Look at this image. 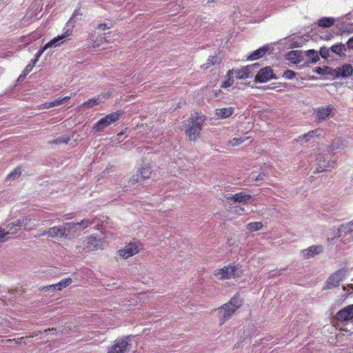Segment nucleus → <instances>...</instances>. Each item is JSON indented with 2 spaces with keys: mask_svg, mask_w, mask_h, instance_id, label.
<instances>
[{
  "mask_svg": "<svg viewBox=\"0 0 353 353\" xmlns=\"http://www.w3.org/2000/svg\"><path fill=\"white\" fill-rule=\"evenodd\" d=\"M263 226V225L262 222L258 221V222L249 223L247 225L246 228L250 232H255V231L261 230Z\"/></svg>",
  "mask_w": 353,
  "mask_h": 353,
  "instance_id": "nucleus-32",
  "label": "nucleus"
},
{
  "mask_svg": "<svg viewBox=\"0 0 353 353\" xmlns=\"http://www.w3.org/2000/svg\"><path fill=\"white\" fill-rule=\"evenodd\" d=\"M346 270L339 269L332 274H331L326 281V285L324 289H332L339 285L340 283L344 279L345 276Z\"/></svg>",
  "mask_w": 353,
  "mask_h": 353,
  "instance_id": "nucleus-12",
  "label": "nucleus"
},
{
  "mask_svg": "<svg viewBox=\"0 0 353 353\" xmlns=\"http://www.w3.org/2000/svg\"><path fill=\"white\" fill-rule=\"evenodd\" d=\"M68 138H66V137H60L59 139H57V140H54L53 141H50V143H68Z\"/></svg>",
  "mask_w": 353,
  "mask_h": 353,
  "instance_id": "nucleus-46",
  "label": "nucleus"
},
{
  "mask_svg": "<svg viewBox=\"0 0 353 353\" xmlns=\"http://www.w3.org/2000/svg\"><path fill=\"white\" fill-rule=\"evenodd\" d=\"M249 139H250L249 137H245V138H242V137L236 138V137H234L232 139L229 141L228 144L230 146H236V145H239L243 143V142H245L246 140H248Z\"/></svg>",
  "mask_w": 353,
  "mask_h": 353,
  "instance_id": "nucleus-38",
  "label": "nucleus"
},
{
  "mask_svg": "<svg viewBox=\"0 0 353 353\" xmlns=\"http://www.w3.org/2000/svg\"><path fill=\"white\" fill-rule=\"evenodd\" d=\"M349 25H350V23H347V25L344 27L345 30H343V32L347 31V32H350L353 31L352 26H351V27H350Z\"/></svg>",
  "mask_w": 353,
  "mask_h": 353,
  "instance_id": "nucleus-53",
  "label": "nucleus"
},
{
  "mask_svg": "<svg viewBox=\"0 0 353 353\" xmlns=\"http://www.w3.org/2000/svg\"><path fill=\"white\" fill-rule=\"evenodd\" d=\"M72 282V280L71 278H67L62 279L59 283H56V285L57 286V291L61 290L63 288H66L67 286L70 285Z\"/></svg>",
  "mask_w": 353,
  "mask_h": 353,
  "instance_id": "nucleus-36",
  "label": "nucleus"
},
{
  "mask_svg": "<svg viewBox=\"0 0 353 353\" xmlns=\"http://www.w3.org/2000/svg\"><path fill=\"white\" fill-rule=\"evenodd\" d=\"M30 221V220L28 219L27 217H23L21 219L17 220L14 223L9 224L8 227L10 228V225H12L13 226L17 227L15 230L17 231L18 230H20L22 225H27Z\"/></svg>",
  "mask_w": 353,
  "mask_h": 353,
  "instance_id": "nucleus-35",
  "label": "nucleus"
},
{
  "mask_svg": "<svg viewBox=\"0 0 353 353\" xmlns=\"http://www.w3.org/2000/svg\"><path fill=\"white\" fill-rule=\"evenodd\" d=\"M143 250V245L139 241H134L127 243L122 249L118 250V254L123 259H128Z\"/></svg>",
  "mask_w": 353,
  "mask_h": 353,
  "instance_id": "nucleus-7",
  "label": "nucleus"
},
{
  "mask_svg": "<svg viewBox=\"0 0 353 353\" xmlns=\"http://www.w3.org/2000/svg\"><path fill=\"white\" fill-rule=\"evenodd\" d=\"M346 50H353V37H350L347 41L346 44Z\"/></svg>",
  "mask_w": 353,
  "mask_h": 353,
  "instance_id": "nucleus-47",
  "label": "nucleus"
},
{
  "mask_svg": "<svg viewBox=\"0 0 353 353\" xmlns=\"http://www.w3.org/2000/svg\"><path fill=\"white\" fill-rule=\"evenodd\" d=\"M96 219H97L96 218H94L92 219H83L79 223H65V225H68V230H70L72 228H75L77 225H81L83 228H86L89 225L94 224L96 222Z\"/></svg>",
  "mask_w": 353,
  "mask_h": 353,
  "instance_id": "nucleus-26",
  "label": "nucleus"
},
{
  "mask_svg": "<svg viewBox=\"0 0 353 353\" xmlns=\"http://www.w3.org/2000/svg\"><path fill=\"white\" fill-rule=\"evenodd\" d=\"M70 98H71V96H67V97L54 100V101L56 103V106L59 105L63 103L64 102L68 101L70 99Z\"/></svg>",
  "mask_w": 353,
  "mask_h": 353,
  "instance_id": "nucleus-45",
  "label": "nucleus"
},
{
  "mask_svg": "<svg viewBox=\"0 0 353 353\" xmlns=\"http://www.w3.org/2000/svg\"><path fill=\"white\" fill-rule=\"evenodd\" d=\"M321 39H328V36L325 34V36H321L320 37Z\"/></svg>",
  "mask_w": 353,
  "mask_h": 353,
  "instance_id": "nucleus-56",
  "label": "nucleus"
},
{
  "mask_svg": "<svg viewBox=\"0 0 353 353\" xmlns=\"http://www.w3.org/2000/svg\"><path fill=\"white\" fill-rule=\"evenodd\" d=\"M123 114L124 112L123 110H117L116 112H111L99 120L93 125L92 128L96 132H99L112 123L119 121Z\"/></svg>",
  "mask_w": 353,
  "mask_h": 353,
  "instance_id": "nucleus-4",
  "label": "nucleus"
},
{
  "mask_svg": "<svg viewBox=\"0 0 353 353\" xmlns=\"http://www.w3.org/2000/svg\"><path fill=\"white\" fill-rule=\"evenodd\" d=\"M72 34V31L70 29L65 30L63 32L54 38H53L51 41L48 42L41 49H40L38 52L37 53L36 59H37L43 53V52L47 50L48 48L54 46L57 47L59 46L61 43L63 42L59 43V41L63 40L64 39H66L67 37L71 36Z\"/></svg>",
  "mask_w": 353,
  "mask_h": 353,
  "instance_id": "nucleus-9",
  "label": "nucleus"
},
{
  "mask_svg": "<svg viewBox=\"0 0 353 353\" xmlns=\"http://www.w3.org/2000/svg\"><path fill=\"white\" fill-rule=\"evenodd\" d=\"M41 333H42V332L39 331L38 332L32 333V334L29 335L28 336L20 337V338L12 339H7L6 341L2 340L1 342H5V343H12V342H14L17 345L26 344V339H28V338H33L34 336H37L39 334H41Z\"/></svg>",
  "mask_w": 353,
  "mask_h": 353,
  "instance_id": "nucleus-27",
  "label": "nucleus"
},
{
  "mask_svg": "<svg viewBox=\"0 0 353 353\" xmlns=\"http://www.w3.org/2000/svg\"><path fill=\"white\" fill-rule=\"evenodd\" d=\"M97 28L99 30H104L108 28H110V26H108L106 23H100L97 26Z\"/></svg>",
  "mask_w": 353,
  "mask_h": 353,
  "instance_id": "nucleus-51",
  "label": "nucleus"
},
{
  "mask_svg": "<svg viewBox=\"0 0 353 353\" xmlns=\"http://www.w3.org/2000/svg\"><path fill=\"white\" fill-rule=\"evenodd\" d=\"M26 77L23 76V73L22 72V74H21L19 77V80L20 79H23V78H25Z\"/></svg>",
  "mask_w": 353,
  "mask_h": 353,
  "instance_id": "nucleus-55",
  "label": "nucleus"
},
{
  "mask_svg": "<svg viewBox=\"0 0 353 353\" xmlns=\"http://www.w3.org/2000/svg\"><path fill=\"white\" fill-rule=\"evenodd\" d=\"M238 265H225L217 269L214 272V276L219 280H229L240 276Z\"/></svg>",
  "mask_w": 353,
  "mask_h": 353,
  "instance_id": "nucleus-5",
  "label": "nucleus"
},
{
  "mask_svg": "<svg viewBox=\"0 0 353 353\" xmlns=\"http://www.w3.org/2000/svg\"><path fill=\"white\" fill-rule=\"evenodd\" d=\"M234 70H229L225 75V80L221 83V88H227L234 83Z\"/></svg>",
  "mask_w": 353,
  "mask_h": 353,
  "instance_id": "nucleus-30",
  "label": "nucleus"
},
{
  "mask_svg": "<svg viewBox=\"0 0 353 353\" xmlns=\"http://www.w3.org/2000/svg\"><path fill=\"white\" fill-rule=\"evenodd\" d=\"M336 112V108L333 105H329L314 109V114L318 121H322L333 117Z\"/></svg>",
  "mask_w": 353,
  "mask_h": 353,
  "instance_id": "nucleus-8",
  "label": "nucleus"
},
{
  "mask_svg": "<svg viewBox=\"0 0 353 353\" xmlns=\"http://www.w3.org/2000/svg\"><path fill=\"white\" fill-rule=\"evenodd\" d=\"M353 74V67L350 63H345L341 67L335 68V79H346Z\"/></svg>",
  "mask_w": 353,
  "mask_h": 353,
  "instance_id": "nucleus-16",
  "label": "nucleus"
},
{
  "mask_svg": "<svg viewBox=\"0 0 353 353\" xmlns=\"http://www.w3.org/2000/svg\"><path fill=\"white\" fill-rule=\"evenodd\" d=\"M310 63H315L319 59L318 52L315 50L310 49Z\"/></svg>",
  "mask_w": 353,
  "mask_h": 353,
  "instance_id": "nucleus-41",
  "label": "nucleus"
},
{
  "mask_svg": "<svg viewBox=\"0 0 353 353\" xmlns=\"http://www.w3.org/2000/svg\"><path fill=\"white\" fill-rule=\"evenodd\" d=\"M295 72L292 70H286L283 74V77L285 79H292L295 77Z\"/></svg>",
  "mask_w": 353,
  "mask_h": 353,
  "instance_id": "nucleus-44",
  "label": "nucleus"
},
{
  "mask_svg": "<svg viewBox=\"0 0 353 353\" xmlns=\"http://www.w3.org/2000/svg\"><path fill=\"white\" fill-rule=\"evenodd\" d=\"M273 78V70L270 67L261 69L255 77V81L264 83Z\"/></svg>",
  "mask_w": 353,
  "mask_h": 353,
  "instance_id": "nucleus-20",
  "label": "nucleus"
},
{
  "mask_svg": "<svg viewBox=\"0 0 353 353\" xmlns=\"http://www.w3.org/2000/svg\"><path fill=\"white\" fill-rule=\"evenodd\" d=\"M220 60L216 56H210L206 62L201 65V68L205 70L212 66L214 65L216 63H220Z\"/></svg>",
  "mask_w": 353,
  "mask_h": 353,
  "instance_id": "nucleus-29",
  "label": "nucleus"
},
{
  "mask_svg": "<svg viewBox=\"0 0 353 353\" xmlns=\"http://www.w3.org/2000/svg\"><path fill=\"white\" fill-rule=\"evenodd\" d=\"M331 50L330 48L321 47L319 50V55L324 59H327L330 57Z\"/></svg>",
  "mask_w": 353,
  "mask_h": 353,
  "instance_id": "nucleus-40",
  "label": "nucleus"
},
{
  "mask_svg": "<svg viewBox=\"0 0 353 353\" xmlns=\"http://www.w3.org/2000/svg\"><path fill=\"white\" fill-rule=\"evenodd\" d=\"M108 245V241L105 234L103 237H97L96 235H91L86 239V245L83 248V250L87 251H97L103 250L105 245Z\"/></svg>",
  "mask_w": 353,
  "mask_h": 353,
  "instance_id": "nucleus-6",
  "label": "nucleus"
},
{
  "mask_svg": "<svg viewBox=\"0 0 353 353\" xmlns=\"http://www.w3.org/2000/svg\"><path fill=\"white\" fill-rule=\"evenodd\" d=\"M10 234L9 232H6L5 230L0 227V239L4 238L6 236Z\"/></svg>",
  "mask_w": 353,
  "mask_h": 353,
  "instance_id": "nucleus-49",
  "label": "nucleus"
},
{
  "mask_svg": "<svg viewBox=\"0 0 353 353\" xmlns=\"http://www.w3.org/2000/svg\"><path fill=\"white\" fill-rule=\"evenodd\" d=\"M123 132H120V133H119V134H117V136H121V135H123Z\"/></svg>",
  "mask_w": 353,
  "mask_h": 353,
  "instance_id": "nucleus-59",
  "label": "nucleus"
},
{
  "mask_svg": "<svg viewBox=\"0 0 353 353\" xmlns=\"http://www.w3.org/2000/svg\"><path fill=\"white\" fill-rule=\"evenodd\" d=\"M259 65L258 63H254L252 65H248L246 66L241 67L239 69L236 70H234V74L236 75V78L237 79H246L250 77V74L252 72V70L258 67Z\"/></svg>",
  "mask_w": 353,
  "mask_h": 353,
  "instance_id": "nucleus-19",
  "label": "nucleus"
},
{
  "mask_svg": "<svg viewBox=\"0 0 353 353\" xmlns=\"http://www.w3.org/2000/svg\"><path fill=\"white\" fill-rule=\"evenodd\" d=\"M44 235H47V234H46V231H43V232L40 234V236H44Z\"/></svg>",
  "mask_w": 353,
  "mask_h": 353,
  "instance_id": "nucleus-57",
  "label": "nucleus"
},
{
  "mask_svg": "<svg viewBox=\"0 0 353 353\" xmlns=\"http://www.w3.org/2000/svg\"><path fill=\"white\" fill-rule=\"evenodd\" d=\"M205 121V117L203 115H199L191 117V124L185 130V134L190 141H195L199 137L202 130V125Z\"/></svg>",
  "mask_w": 353,
  "mask_h": 353,
  "instance_id": "nucleus-3",
  "label": "nucleus"
},
{
  "mask_svg": "<svg viewBox=\"0 0 353 353\" xmlns=\"http://www.w3.org/2000/svg\"><path fill=\"white\" fill-rule=\"evenodd\" d=\"M334 319L340 322L353 319V304L349 305L338 311L335 314Z\"/></svg>",
  "mask_w": 353,
  "mask_h": 353,
  "instance_id": "nucleus-14",
  "label": "nucleus"
},
{
  "mask_svg": "<svg viewBox=\"0 0 353 353\" xmlns=\"http://www.w3.org/2000/svg\"><path fill=\"white\" fill-rule=\"evenodd\" d=\"M234 111V108L233 107L217 108L215 110V115L217 119H224L230 117Z\"/></svg>",
  "mask_w": 353,
  "mask_h": 353,
  "instance_id": "nucleus-24",
  "label": "nucleus"
},
{
  "mask_svg": "<svg viewBox=\"0 0 353 353\" xmlns=\"http://www.w3.org/2000/svg\"><path fill=\"white\" fill-rule=\"evenodd\" d=\"M271 51L269 45L263 46L256 50L253 51L248 57L247 59L250 61L256 60L265 56L268 52Z\"/></svg>",
  "mask_w": 353,
  "mask_h": 353,
  "instance_id": "nucleus-22",
  "label": "nucleus"
},
{
  "mask_svg": "<svg viewBox=\"0 0 353 353\" xmlns=\"http://www.w3.org/2000/svg\"><path fill=\"white\" fill-rule=\"evenodd\" d=\"M285 59L293 64H297L303 60V53L301 50H292L285 55Z\"/></svg>",
  "mask_w": 353,
  "mask_h": 353,
  "instance_id": "nucleus-23",
  "label": "nucleus"
},
{
  "mask_svg": "<svg viewBox=\"0 0 353 353\" xmlns=\"http://www.w3.org/2000/svg\"><path fill=\"white\" fill-rule=\"evenodd\" d=\"M141 174L144 181L149 179L152 174V167L149 165H145L138 170Z\"/></svg>",
  "mask_w": 353,
  "mask_h": 353,
  "instance_id": "nucleus-31",
  "label": "nucleus"
},
{
  "mask_svg": "<svg viewBox=\"0 0 353 353\" xmlns=\"http://www.w3.org/2000/svg\"><path fill=\"white\" fill-rule=\"evenodd\" d=\"M67 229H68V227L65 223H64L63 225L50 228L46 231V234L47 236L50 238H61L65 236V231Z\"/></svg>",
  "mask_w": 353,
  "mask_h": 353,
  "instance_id": "nucleus-18",
  "label": "nucleus"
},
{
  "mask_svg": "<svg viewBox=\"0 0 353 353\" xmlns=\"http://www.w3.org/2000/svg\"><path fill=\"white\" fill-rule=\"evenodd\" d=\"M128 345V340L125 339H117L114 343L109 347L107 353H125Z\"/></svg>",
  "mask_w": 353,
  "mask_h": 353,
  "instance_id": "nucleus-17",
  "label": "nucleus"
},
{
  "mask_svg": "<svg viewBox=\"0 0 353 353\" xmlns=\"http://www.w3.org/2000/svg\"><path fill=\"white\" fill-rule=\"evenodd\" d=\"M314 72L324 77V79H328V77L335 79V68L330 66L316 67L313 70Z\"/></svg>",
  "mask_w": 353,
  "mask_h": 353,
  "instance_id": "nucleus-21",
  "label": "nucleus"
},
{
  "mask_svg": "<svg viewBox=\"0 0 353 353\" xmlns=\"http://www.w3.org/2000/svg\"><path fill=\"white\" fill-rule=\"evenodd\" d=\"M143 181H144V180L143 179L141 174L139 173V172L138 170L137 171L136 174H133L129 180V183H131L132 185H135L137 183H141Z\"/></svg>",
  "mask_w": 353,
  "mask_h": 353,
  "instance_id": "nucleus-34",
  "label": "nucleus"
},
{
  "mask_svg": "<svg viewBox=\"0 0 353 353\" xmlns=\"http://www.w3.org/2000/svg\"><path fill=\"white\" fill-rule=\"evenodd\" d=\"M242 305V300L239 295L234 296L228 303L218 308L219 324L223 325Z\"/></svg>",
  "mask_w": 353,
  "mask_h": 353,
  "instance_id": "nucleus-2",
  "label": "nucleus"
},
{
  "mask_svg": "<svg viewBox=\"0 0 353 353\" xmlns=\"http://www.w3.org/2000/svg\"><path fill=\"white\" fill-rule=\"evenodd\" d=\"M337 237L343 242L353 241V221L341 225L337 231Z\"/></svg>",
  "mask_w": 353,
  "mask_h": 353,
  "instance_id": "nucleus-11",
  "label": "nucleus"
},
{
  "mask_svg": "<svg viewBox=\"0 0 353 353\" xmlns=\"http://www.w3.org/2000/svg\"><path fill=\"white\" fill-rule=\"evenodd\" d=\"M108 97H110L112 95V93H107Z\"/></svg>",
  "mask_w": 353,
  "mask_h": 353,
  "instance_id": "nucleus-58",
  "label": "nucleus"
},
{
  "mask_svg": "<svg viewBox=\"0 0 353 353\" xmlns=\"http://www.w3.org/2000/svg\"><path fill=\"white\" fill-rule=\"evenodd\" d=\"M46 289L48 290H52L53 291H57V286L56 284L50 285L43 288V290Z\"/></svg>",
  "mask_w": 353,
  "mask_h": 353,
  "instance_id": "nucleus-50",
  "label": "nucleus"
},
{
  "mask_svg": "<svg viewBox=\"0 0 353 353\" xmlns=\"http://www.w3.org/2000/svg\"><path fill=\"white\" fill-rule=\"evenodd\" d=\"M72 282V280L71 278H67L62 279L59 283H56V285L57 286V291L61 290L63 288H66L67 286L70 285Z\"/></svg>",
  "mask_w": 353,
  "mask_h": 353,
  "instance_id": "nucleus-37",
  "label": "nucleus"
},
{
  "mask_svg": "<svg viewBox=\"0 0 353 353\" xmlns=\"http://www.w3.org/2000/svg\"><path fill=\"white\" fill-rule=\"evenodd\" d=\"M37 59L32 60V63L28 64L25 69L23 70V76L28 75L33 69Z\"/></svg>",
  "mask_w": 353,
  "mask_h": 353,
  "instance_id": "nucleus-42",
  "label": "nucleus"
},
{
  "mask_svg": "<svg viewBox=\"0 0 353 353\" xmlns=\"http://www.w3.org/2000/svg\"><path fill=\"white\" fill-rule=\"evenodd\" d=\"M54 106H56V103L54 101L43 104V108H50Z\"/></svg>",
  "mask_w": 353,
  "mask_h": 353,
  "instance_id": "nucleus-48",
  "label": "nucleus"
},
{
  "mask_svg": "<svg viewBox=\"0 0 353 353\" xmlns=\"http://www.w3.org/2000/svg\"><path fill=\"white\" fill-rule=\"evenodd\" d=\"M72 34V31L70 29L65 30L63 32L54 38H53L51 41L48 42L41 49H40L38 52L37 53L36 59H37L43 53V52L47 50L48 48L54 46L57 47L59 46L61 43L63 42L59 43V41L63 40L64 39H66L67 37L71 36Z\"/></svg>",
  "mask_w": 353,
  "mask_h": 353,
  "instance_id": "nucleus-10",
  "label": "nucleus"
},
{
  "mask_svg": "<svg viewBox=\"0 0 353 353\" xmlns=\"http://www.w3.org/2000/svg\"><path fill=\"white\" fill-rule=\"evenodd\" d=\"M88 39L90 41L92 46L93 48H97L101 46L105 42H108L105 37L104 36H100L98 38H95V34L93 33H90L88 35Z\"/></svg>",
  "mask_w": 353,
  "mask_h": 353,
  "instance_id": "nucleus-25",
  "label": "nucleus"
},
{
  "mask_svg": "<svg viewBox=\"0 0 353 353\" xmlns=\"http://www.w3.org/2000/svg\"><path fill=\"white\" fill-rule=\"evenodd\" d=\"M331 52L336 54L339 56L345 55L346 51V46L342 43H338L330 47Z\"/></svg>",
  "mask_w": 353,
  "mask_h": 353,
  "instance_id": "nucleus-28",
  "label": "nucleus"
},
{
  "mask_svg": "<svg viewBox=\"0 0 353 353\" xmlns=\"http://www.w3.org/2000/svg\"><path fill=\"white\" fill-rule=\"evenodd\" d=\"M251 195L246 194L243 192L236 193L233 195L226 196L225 199L228 201V203L230 205L238 203H246L250 199Z\"/></svg>",
  "mask_w": 353,
  "mask_h": 353,
  "instance_id": "nucleus-15",
  "label": "nucleus"
},
{
  "mask_svg": "<svg viewBox=\"0 0 353 353\" xmlns=\"http://www.w3.org/2000/svg\"><path fill=\"white\" fill-rule=\"evenodd\" d=\"M101 102V99L99 96L97 98L90 99L83 103V106L85 108H92L96 105L99 104Z\"/></svg>",
  "mask_w": 353,
  "mask_h": 353,
  "instance_id": "nucleus-33",
  "label": "nucleus"
},
{
  "mask_svg": "<svg viewBox=\"0 0 353 353\" xmlns=\"http://www.w3.org/2000/svg\"><path fill=\"white\" fill-rule=\"evenodd\" d=\"M347 20H353V10L345 15Z\"/></svg>",
  "mask_w": 353,
  "mask_h": 353,
  "instance_id": "nucleus-52",
  "label": "nucleus"
},
{
  "mask_svg": "<svg viewBox=\"0 0 353 353\" xmlns=\"http://www.w3.org/2000/svg\"><path fill=\"white\" fill-rule=\"evenodd\" d=\"M52 330H54V329H53V328H52V329H46V330H43V332H45V333H46V332H50V331H52Z\"/></svg>",
  "mask_w": 353,
  "mask_h": 353,
  "instance_id": "nucleus-54",
  "label": "nucleus"
},
{
  "mask_svg": "<svg viewBox=\"0 0 353 353\" xmlns=\"http://www.w3.org/2000/svg\"><path fill=\"white\" fill-rule=\"evenodd\" d=\"M335 22V19L333 17H322L318 19L317 22H314L310 24V39H313V37H314V34H313V31L316 30V29L319 28H330L334 25Z\"/></svg>",
  "mask_w": 353,
  "mask_h": 353,
  "instance_id": "nucleus-13",
  "label": "nucleus"
},
{
  "mask_svg": "<svg viewBox=\"0 0 353 353\" xmlns=\"http://www.w3.org/2000/svg\"><path fill=\"white\" fill-rule=\"evenodd\" d=\"M21 174V168H16L14 169V170L12 172H10L8 175L7 178L8 179H12L13 177H16V176H20Z\"/></svg>",
  "mask_w": 353,
  "mask_h": 353,
  "instance_id": "nucleus-43",
  "label": "nucleus"
},
{
  "mask_svg": "<svg viewBox=\"0 0 353 353\" xmlns=\"http://www.w3.org/2000/svg\"><path fill=\"white\" fill-rule=\"evenodd\" d=\"M323 251V247L321 245L310 246V257L319 254Z\"/></svg>",
  "mask_w": 353,
  "mask_h": 353,
  "instance_id": "nucleus-39",
  "label": "nucleus"
},
{
  "mask_svg": "<svg viewBox=\"0 0 353 353\" xmlns=\"http://www.w3.org/2000/svg\"><path fill=\"white\" fill-rule=\"evenodd\" d=\"M325 135V132L321 128L310 130V148L319 152L316 154L315 160L310 168L314 174L330 170L335 164V160L332 159V152L339 148V143L333 141L327 149Z\"/></svg>",
  "mask_w": 353,
  "mask_h": 353,
  "instance_id": "nucleus-1",
  "label": "nucleus"
}]
</instances>
